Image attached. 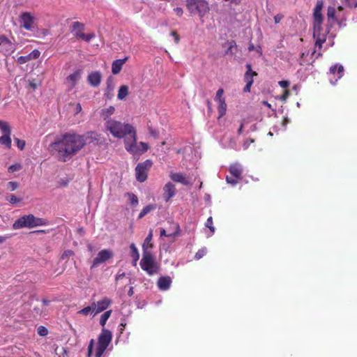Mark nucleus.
I'll return each instance as SVG.
<instances>
[{
  "mask_svg": "<svg viewBox=\"0 0 357 357\" xmlns=\"http://www.w3.org/2000/svg\"><path fill=\"white\" fill-rule=\"evenodd\" d=\"M114 256V253L110 250H100L97 256L93 259L91 268L97 267L99 264H102L109 259H112Z\"/></svg>",
  "mask_w": 357,
  "mask_h": 357,
  "instance_id": "obj_10",
  "label": "nucleus"
},
{
  "mask_svg": "<svg viewBox=\"0 0 357 357\" xmlns=\"http://www.w3.org/2000/svg\"><path fill=\"white\" fill-rule=\"evenodd\" d=\"M256 50L257 52H259L260 54H261V48L260 46L257 47L255 48V45L253 44H250L249 47H248V50L249 51H252V50Z\"/></svg>",
  "mask_w": 357,
  "mask_h": 357,
  "instance_id": "obj_54",
  "label": "nucleus"
},
{
  "mask_svg": "<svg viewBox=\"0 0 357 357\" xmlns=\"http://www.w3.org/2000/svg\"><path fill=\"white\" fill-rule=\"evenodd\" d=\"M0 129L3 134L0 137V144L4 145L8 149H10L12 143L10 138L11 130L10 126L7 122L0 120Z\"/></svg>",
  "mask_w": 357,
  "mask_h": 357,
  "instance_id": "obj_8",
  "label": "nucleus"
},
{
  "mask_svg": "<svg viewBox=\"0 0 357 357\" xmlns=\"http://www.w3.org/2000/svg\"><path fill=\"white\" fill-rule=\"evenodd\" d=\"M149 133L153 136L154 137H157L158 135V132L157 130H154L153 128H149Z\"/></svg>",
  "mask_w": 357,
  "mask_h": 357,
  "instance_id": "obj_61",
  "label": "nucleus"
},
{
  "mask_svg": "<svg viewBox=\"0 0 357 357\" xmlns=\"http://www.w3.org/2000/svg\"><path fill=\"white\" fill-rule=\"evenodd\" d=\"M84 24L79 22H74L71 25V31L74 32L76 36L77 33H82L84 30Z\"/></svg>",
  "mask_w": 357,
  "mask_h": 357,
  "instance_id": "obj_26",
  "label": "nucleus"
},
{
  "mask_svg": "<svg viewBox=\"0 0 357 357\" xmlns=\"http://www.w3.org/2000/svg\"><path fill=\"white\" fill-rule=\"evenodd\" d=\"M102 76L99 71H93L87 77L89 84L93 87H97L101 82Z\"/></svg>",
  "mask_w": 357,
  "mask_h": 357,
  "instance_id": "obj_16",
  "label": "nucleus"
},
{
  "mask_svg": "<svg viewBox=\"0 0 357 357\" xmlns=\"http://www.w3.org/2000/svg\"><path fill=\"white\" fill-rule=\"evenodd\" d=\"M172 284V278L169 276H162L160 277L157 282L158 287L160 290H167Z\"/></svg>",
  "mask_w": 357,
  "mask_h": 357,
  "instance_id": "obj_20",
  "label": "nucleus"
},
{
  "mask_svg": "<svg viewBox=\"0 0 357 357\" xmlns=\"http://www.w3.org/2000/svg\"><path fill=\"white\" fill-rule=\"evenodd\" d=\"M330 73L333 75L337 73V77L341 78L343 76L344 68L342 65L335 64L330 68Z\"/></svg>",
  "mask_w": 357,
  "mask_h": 357,
  "instance_id": "obj_27",
  "label": "nucleus"
},
{
  "mask_svg": "<svg viewBox=\"0 0 357 357\" xmlns=\"http://www.w3.org/2000/svg\"><path fill=\"white\" fill-rule=\"evenodd\" d=\"M229 172L230 175L236 177L237 179L241 180L242 178L243 167L239 163H234L230 165L229 167Z\"/></svg>",
  "mask_w": 357,
  "mask_h": 357,
  "instance_id": "obj_17",
  "label": "nucleus"
},
{
  "mask_svg": "<svg viewBox=\"0 0 357 357\" xmlns=\"http://www.w3.org/2000/svg\"><path fill=\"white\" fill-rule=\"evenodd\" d=\"M29 61H31V59L29 55L20 56L17 58V63L20 64H24Z\"/></svg>",
  "mask_w": 357,
  "mask_h": 357,
  "instance_id": "obj_46",
  "label": "nucleus"
},
{
  "mask_svg": "<svg viewBox=\"0 0 357 357\" xmlns=\"http://www.w3.org/2000/svg\"><path fill=\"white\" fill-rule=\"evenodd\" d=\"M24 227L32 228L31 214L25 215L19 218L13 225L14 229H20Z\"/></svg>",
  "mask_w": 357,
  "mask_h": 357,
  "instance_id": "obj_13",
  "label": "nucleus"
},
{
  "mask_svg": "<svg viewBox=\"0 0 357 357\" xmlns=\"http://www.w3.org/2000/svg\"><path fill=\"white\" fill-rule=\"evenodd\" d=\"M128 95V86L126 85H122L120 86L117 98L119 100H123Z\"/></svg>",
  "mask_w": 357,
  "mask_h": 357,
  "instance_id": "obj_31",
  "label": "nucleus"
},
{
  "mask_svg": "<svg viewBox=\"0 0 357 357\" xmlns=\"http://www.w3.org/2000/svg\"><path fill=\"white\" fill-rule=\"evenodd\" d=\"M152 165V161L149 159L137 164L135 167V176L137 181L142 183L147 179L148 172Z\"/></svg>",
  "mask_w": 357,
  "mask_h": 357,
  "instance_id": "obj_7",
  "label": "nucleus"
},
{
  "mask_svg": "<svg viewBox=\"0 0 357 357\" xmlns=\"http://www.w3.org/2000/svg\"><path fill=\"white\" fill-rule=\"evenodd\" d=\"M127 196L129 197L130 204L132 206H137L138 204V198L135 194L128 192Z\"/></svg>",
  "mask_w": 357,
  "mask_h": 357,
  "instance_id": "obj_39",
  "label": "nucleus"
},
{
  "mask_svg": "<svg viewBox=\"0 0 357 357\" xmlns=\"http://www.w3.org/2000/svg\"><path fill=\"white\" fill-rule=\"evenodd\" d=\"M171 34L174 37L175 43L178 44L180 41V37L176 31H172Z\"/></svg>",
  "mask_w": 357,
  "mask_h": 357,
  "instance_id": "obj_57",
  "label": "nucleus"
},
{
  "mask_svg": "<svg viewBox=\"0 0 357 357\" xmlns=\"http://www.w3.org/2000/svg\"><path fill=\"white\" fill-rule=\"evenodd\" d=\"M94 346V340L91 339L88 346L87 357H91Z\"/></svg>",
  "mask_w": 357,
  "mask_h": 357,
  "instance_id": "obj_49",
  "label": "nucleus"
},
{
  "mask_svg": "<svg viewBox=\"0 0 357 357\" xmlns=\"http://www.w3.org/2000/svg\"><path fill=\"white\" fill-rule=\"evenodd\" d=\"M321 31L319 32H317V35L314 36L313 34V36L314 38L316 39L315 40V46H318L319 49H321L322 47V45L325 43L326 41V36L325 35H321Z\"/></svg>",
  "mask_w": 357,
  "mask_h": 357,
  "instance_id": "obj_28",
  "label": "nucleus"
},
{
  "mask_svg": "<svg viewBox=\"0 0 357 357\" xmlns=\"http://www.w3.org/2000/svg\"><path fill=\"white\" fill-rule=\"evenodd\" d=\"M82 136L84 137L86 144L87 142L90 143L93 142L95 141H98V135L95 132H89Z\"/></svg>",
  "mask_w": 357,
  "mask_h": 357,
  "instance_id": "obj_29",
  "label": "nucleus"
},
{
  "mask_svg": "<svg viewBox=\"0 0 357 357\" xmlns=\"http://www.w3.org/2000/svg\"><path fill=\"white\" fill-rule=\"evenodd\" d=\"M28 55L30 57L31 60V59H38L40 56V52L38 50H34L31 53H29Z\"/></svg>",
  "mask_w": 357,
  "mask_h": 357,
  "instance_id": "obj_48",
  "label": "nucleus"
},
{
  "mask_svg": "<svg viewBox=\"0 0 357 357\" xmlns=\"http://www.w3.org/2000/svg\"><path fill=\"white\" fill-rule=\"evenodd\" d=\"M218 111L219 113V118L223 116L227 111V104L225 102V99H222L220 101H218Z\"/></svg>",
  "mask_w": 357,
  "mask_h": 357,
  "instance_id": "obj_30",
  "label": "nucleus"
},
{
  "mask_svg": "<svg viewBox=\"0 0 357 357\" xmlns=\"http://www.w3.org/2000/svg\"><path fill=\"white\" fill-rule=\"evenodd\" d=\"M129 57L126 56L122 59L114 60L112 63V72L114 75L119 73L123 64L128 60Z\"/></svg>",
  "mask_w": 357,
  "mask_h": 357,
  "instance_id": "obj_18",
  "label": "nucleus"
},
{
  "mask_svg": "<svg viewBox=\"0 0 357 357\" xmlns=\"http://www.w3.org/2000/svg\"><path fill=\"white\" fill-rule=\"evenodd\" d=\"M21 26L26 31H33L35 27V17L29 12H24L20 16Z\"/></svg>",
  "mask_w": 357,
  "mask_h": 357,
  "instance_id": "obj_9",
  "label": "nucleus"
},
{
  "mask_svg": "<svg viewBox=\"0 0 357 357\" xmlns=\"http://www.w3.org/2000/svg\"><path fill=\"white\" fill-rule=\"evenodd\" d=\"M345 1V5L350 8H357V1L356 0H344Z\"/></svg>",
  "mask_w": 357,
  "mask_h": 357,
  "instance_id": "obj_52",
  "label": "nucleus"
},
{
  "mask_svg": "<svg viewBox=\"0 0 357 357\" xmlns=\"http://www.w3.org/2000/svg\"><path fill=\"white\" fill-rule=\"evenodd\" d=\"M152 237H153V230L151 229L150 231H149V234L146 237V238H145V240L144 241V243L142 245L143 252L147 251L146 250L149 248H153V243H151Z\"/></svg>",
  "mask_w": 357,
  "mask_h": 357,
  "instance_id": "obj_24",
  "label": "nucleus"
},
{
  "mask_svg": "<svg viewBox=\"0 0 357 357\" xmlns=\"http://www.w3.org/2000/svg\"><path fill=\"white\" fill-rule=\"evenodd\" d=\"M137 148L138 149L137 152L131 153L132 154H139L141 153H144L148 151L149 146L148 144L141 142L139 144L137 143Z\"/></svg>",
  "mask_w": 357,
  "mask_h": 357,
  "instance_id": "obj_35",
  "label": "nucleus"
},
{
  "mask_svg": "<svg viewBox=\"0 0 357 357\" xmlns=\"http://www.w3.org/2000/svg\"><path fill=\"white\" fill-rule=\"evenodd\" d=\"M7 188L10 190L14 191L18 188V183L15 181H10L7 184Z\"/></svg>",
  "mask_w": 357,
  "mask_h": 357,
  "instance_id": "obj_50",
  "label": "nucleus"
},
{
  "mask_svg": "<svg viewBox=\"0 0 357 357\" xmlns=\"http://www.w3.org/2000/svg\"><path fill=\"white\" fill-rule=\"evenodd\" d=\"M290 84V82L287 80H282L279 82V85L284 89L287 88Z\"/></svg>",
  "mask_w": 357,
  "mask_h": 357,
  "instance_id": "obj_55",
  "label": "nucleus"
},
{
  "mask_svg": "<svg viewBox=\"0 0 357 357\" xmlns=\"http://www.w3.org/2000/svg\"><path fill=\"white\" fill-rule=\"evenodd\" d=\"M169 176H170V178L174 182L181 183L185 185H188L190 184L189 181L183 174L171 173Z\"/></svg>",
  "mask_w": 357,
  "mask_h": 357,
  "instance_id": "obj_21",
  "label": "nucleus"
},
{
  "mask_svg": "<svg viewBox=\"0 0 357 357\" xmlns=\"http://www.w3.org/2000/svg\"><path fill=\"white\" fill-rule=\"evenodd\" d=\"M93 309H94L93 305H91V306L85 307L83 309L79 310L77 312V314L85 315V316H87L91 312L94 314Z\"/></svg>",
  "mask_w": 357,
  "mask_h": 357,
  "instance_id": "obj_37",
  "label": "nucleus"
},
{
  "mask_svg": "<svg viewBox=\"0 0 357 357\" xmlns=\"http://www.w3.org/2000/svg\"><path fill=\"white\" fill-rule=\"evenodd\" d=\"M226 181L228 183L231 184L232 185H236L239 180L237 179L236 177L231 176H226Z\"/></svg>",
  "mask_w": 357,
  "mask_h": 357,
  "instance_id": "obj_42",
  "label": "nucleus"
},
{
  "mask_svg": "<svg viewBox=\"0 0 357 357\" xmlns=\"http://www.w3.org/2000/svg\"><path fill=\"white\" fill-rule=\"evenodd\" d=\"M112 340V332L103 328L98 338V346L96 348V357H101Z\"/></svg>",
  "mask_w": 357,
  "mask_h": 357,
  "instance_id": "obj_4",
  "label": "nucleus"
},
{
  "mask_svg": "<svg viewBox=\"0 0 357 357\" xmlns=\"http://www.w3.org/2000/svg\"><path fill=\"white\" fill-rule=\"evenodd\" d=\"M86 144L84 137L75 133H66L50 144L51 148L58 153L59 160H67L72 155L82 149Z\"/></svg>",
  "mask_w": 357,
  "mask_h": 357,
  "instance_id": "obj_1",
  "label": "nucleus"
},
{
  "mask_svg": "<svg viewBox=\"0 0 357 357\" xmlns=\"http://www.w3.org/2000/svg\"><path fill=\"white\" fill-rule=\"evenodd\" d=\"M225 1H229L231 5H234V6H237L238 5L241 0H224Z\"/></svg>",
  "mask_w": 357,
  "mask_h": 357,
  "instance_id": "obj_62",
  "label": "nucleus"
},
{
  "mask_svg": "<svg viewBox=\"0 0 357 357\" xmlns=\"http://www.w3.org/2000/svg\"><path fill=\"white\" fill-rule=\"evenodd\" d=\"M32 228L38 226H44L48 224V222L45 218H36L31 214Z\"/></svg>",
  "mask_w": 357,
  "mask_h": 357,
  "instance_id": "obj_23",
  "label": "nucleus"
},
{
  "mask_svg": "<svg viewBox=\"0 0 357 357\" xmlns=\"http://www.w3.org/2000/svg\"><path fill=\"white\" fill-rule=\"evenodd\" d=\"M82 70L79 69L69 75L66 77L67 82L70 84V88L73 89L75 86L77 82L80 79Z\"/></svg>",
  "mask_w": 357,
  "mask_h": 357,
  "instance_id": "obj_19",
  "label": "nucleus"
},
{
  "mask_svg": "<svg viewBox=\"0 0 357 357\" xmlns=\"http://www.w3.org/2000/svg\"><path fill=\"white\" fill-rule=\"evenodd\" d=\"M228 44H229V47H228L227 50H226L225 54H234V50L236 49V42L234 40H231L230 42H229Z\"/></svg>",
  "mask_w": 357,
  "mask_h": 357,
  "instance_id": "obj_38",
  "label": "nucleus"
},
{
  "mask_svg": "<svg viewBox=\"0 0 357 357\" xmlns=\"http://www.w3.org/2000/svg\"><path fill=\"white\" fill-rule=\"evenodd\" d=\"M157 208L156 204H149L144 206L138 215L139 219H142L145 215L149 214L151 211L155 210Z\"/></svg>",
  "mask_w": 357,
  "mask_h": 357,
  "instance_id": "obj_25",
  "label": "nucleus"
},
{
  "mask_svg": "<svg viewBox=\"0 0 357 357\" xmlns=\"http://www.w3.org/2000/svg\"><path fill=\"white\" fill-rule=\"evenodd\" d=\"M112 304V300L109 298L105 297L100 301H98L97 303H92V305H93V311L94 315L104 311L107 309L109 305Z\"/></svg>",
  "mask_w": 357,
  "mask_h": 357,
  "instance_id": "obj_14",
  "label": "nucleus"
},
{
  "mask_svg": "<svg viewBox=\"0 0 357 357\" xmlns=\"http://www.w3.org/2000/svg\"><path fill=\"white\" fill-rule=\"evenodd\" d=\"M207 250L206 248H202L199 249L195 255V259L197 260L200 259L206 254Z\"/></svg>",
  "mask_w": 357,
  "mask_h": 357,
  "instance_id": "obj_40",
  "label": "nucleus"
},
{
  "mask_svg": "<svg viewBox=\"0 0 357 357\" xmlns=\"http://www.w3.org/2000/svg\"><path fill=\"white\" fill-rule=\"evenodd\" d=\"M174 11L176 13V15L179 17H181L183 13V9L181 8H176L174 9Z\"/></svg>",
  "mask_w": 357,
  "mask_h": 357,
  "instance_id": "obj_59",
  "label": "nucleus"
},
{
  "mask_svg": "<svg viewBox=\"0 0 357 357\" xmlns=\"http://www.w3.org/2000/svg\"><path fill=\"white\" fill-rule=\"evenodd\" d=\"M178 231H176V233H174V234H166V231L165 229H162L160 230V236H176V235H178Z\"/></svg>",
  "mask_w": 357,
  "mask_h": 357,
  "instance_id": "obj_56",
  "label": "nucleus"
},
{
  "mask_svg": "<svg viewBox=\"0 0 357 357\" xmlns=\"http://www.w3.org/2000/svg\"><path fill=\"white\" fill-rule=\"evenodd\" d=\"M336 10L333 6H328L327 9V17L329 22H334L337 20L335 17Z\"/></svg>",
  "mask_w": 357,
  "mask_h": 357,
  "instance_id": "obj_32",
  "label": "nucleus"
},
{
  "mask_svg": "<svg viewBox=\"0 0 357 357\" xmlns=\"http://www.w3.org/2000/svg\"><path fill=\"white\" fill-rule=\"evenodd\" d=\"M130 251H131L130 255H131L133 261H135V262H137V261L139 259V254L137 247L135 246V245L134 243H132L130 246Z\"/></svg>",
  "mask_w": 357,
  "mask_h": 357,
  "instance_id": "obj_34",
  "label": "nucleus"
},
{
  "mask_svg": "<svg viewBox=\"0 0 357 357\" xmlns=\"http://www.w3.org/2000/svg\"><path fill=\"white\" fill-rule=\"evenodd\" d=\"M37 331L40 336H46L48 334V330L43 326H40Z\"/></svg>",
  "mask_w": 357,
  "mask_h": 357,
  "instance_id": "obj_44",
  "label": "nucleus"
},
{
  "mask_svg": "<svg viewBox=\"0 0 357 357\" xmlns=\"http://www.w3.org/2000/svg\"><path fill=\"white\" fill-rule=\"evenodd\" d=\"M73 255H74V252L73 250H67L63 252V253L62 254V255L61 257V259H65L69 258L70 257H72Z\"/></svg>",
  "mask_w": 357,
  "mask_h": 357,
  "instance_id": "obj_47",
  "label": "nucleus"
},
{
  "mask_svg": "<svg viewBox=\"0 0 357 357\" xmlns=\"http://www.w3.org/2000/svg\"><path fill=\"white\" fill-rule=\"evenodd\" d=\"M247 71L244 75V81L246 83L245 86L243 88V92L248 93L250 91L251 86L253 84V77L257 75V73L255 71H253L252 69V66L250 63L246 65Z\"/></svg>",
  "mask_w": 357,
  "mask_h": 357,
  "instance_id": "obj_12",
  "label": "nucleus"
},
{
  "mask_svg": "<svg viewBox=\"0 0 357 357\" xmlns=\"http://www.w3.org/2000/svg\"><path fill=\"white\" fill-rule=\"evenodd\" d=\"M76 38L82 39L84 41L89 42L91 39L95 38V34L93 33L85 34L82 33H77Z\"/></svg>",
  "mask_w": 357,
  "mask_h": 357,
  "instance_id": "obj_33",
  "label": "nucleus"
},
{
  "mask_svg": "<svg viewBox=\"0 0 357 357\" xmlns=\"http://www.w3.org/2000/svg\"><path fill=\"white\" fill-rule=\"evenodd\" d=\"M187 8L192 15L202 17L209 10L208 3L204 0H187Z\"/></svg>",
  "mask_w": 357,
  "mask_h": 357,
  "instance_id": "obj_5",
  "label": "nucleus"
},
{
  "mask_svg": "<svg viewBox=\"0 0 357 357\" xmlns=\"http://www.w3.org/2000/svg\"><path fill=\"white\" fill-rule=\"evenodd\" d=\"M176 193L175 185L171 182H168L163 187V198L166 202H168Z\"/></svg>",
  "mask_w": 357,
  "mask_h": 357,
  "instance_id": "obj_15",
  "label": "nucleus"
},
{
  "mask_svg": "<svg viewBox=\"0 0 357 357\" xmlns=\"http://www.w3.org/2000/svg\"><path fill=\"white\" fill-rule=\"evenodd\" d=\"M206 227H208L210 229L211 234H214V232H215V227L213 225V218H212V217H209L207 219V220L206 222Z\"/></svg>",
  "mask_w": 357,
  "mask_h": 357,
  "instance_id": "obj_41",
  "label": "nucleus"
},
{
  "mask_svg": "<svg viewBox=\"0 0 357 357\" xmlns=\"http://www.w3.org/2000/svg\"><path fill=\"white\" fill-rule=\"evenodd\" d=\"M126 275L125 273H122L121 274H118L116 276V280L118 281L120 279L124 278Z\"/></svg>",
  "mask_w": 357,
  "mask_h": 357,
  "instance_id": "obj_64",
  "label": "nucleus"
},
{
  "mask_svg": "<svg viewBox=\"0 0 357 357\" xmlns=\"http://www.w3.org/2000/svg\"><path fill=\"white\" fill-rule=\"evenodd\" d=\"M7 200L12 204H17L20 202H21L22 199L17 197L14 195H10L8 198Z\"/></svg>",
  "mask_w": 357,
  "mask_h": 357,
  "instance_id": "obj_43",
  "label": "nucleus"
},
{
  "mask_svg": "<svg viewBox=\"0 0 357 357\" xmlns=\"http://www.w3.org/2000/svg\"><path fill=\"white\" fill-rule=\"evenodd\" d=\"M224 93L223 89H219L216 92V96L215 98V100L216 102L221 100L222 99H225L222 96Z\"/></svg>",
  "mask_w": 357,
  "mask_h": 357,
  "instance_id": "obj_45",
  "label": "nucleus"
},
{
  "mask_svg": "<svg viewBox=\"0 0 357 357\" xmlns=\"http://www.w3.org/2000/svg\"><path fill=\"white\" fill-rule=\"evenodd\" d=\"M139 264L142 269L146 271L149 275L158 273L160 270V266L155 261L152 254L148 251L143 252L142 258Z\"/></svg>",
  "mask_w": 357,
  "mask_h": 357,
  "instance_id": "obj_3",
  "label": "nucleus"
},
{
  "mask_svg": "<svg viewBox=\"0 0 357 357\" xmlns=\"http://www.w3.org/2000/svg\"><path fill=\"white\" fill-rule=\"evenodd\" d=\"M254 142H255V141H254V139H247V140L244 142V144H243V148H244V149H247L248 148V146H250V144L251 143H253Z\"/></svg>",
  "mask_w": 357,
  "mask_h": 357,
  "instance_id": "obj_58",
  "label": "nucleus"
},
{
  "mask_svg": "<svg viewBox=\"0 0 357 357\" xmlns=\"http://www.w3.org/2000/svg\"><path fill=\"white\" fill-rule=\"evenodd\" d=\"M111 314H112V310H107L106 312H105L100 317V324L104 327L107 319L109 318V317L111 316Z\"/></svg>",
  "mask_w": 357,
  "mask_h": 357,
  "instance_id": "obj_36",
  "label": "nucleus"
},
{
  "mask_svg": "<svg viewBox=\"0 0 357 357\" xmlns=\"http://www.w3.org/2000/svg\"><path fill=\"white\" fill-rule=\"evenodd\" d=\"M289 90H285L284 92V94L282 96V99L285 100L289 96Z\"/></svg>",
  "mask_w": 357,
  "mask_h": 357,
  "instance_id": "obj_63",
  "label": "nucleus"
},
{
  "mask_svg": "<svg viewBox=\"0 0 357 357\" xmlns=\"http://www.w3.org/2000/svg\"><path fill=\"white\" fill-rule=\"evenodd\" d=\"M15 50V45L6 36H0V52L6 56L11 54Z\"/></svg>",
  "mask_w": 357,
  "mask_h": 357,
  "instance_id": "obj_11",
  "label": "nucleus"
},
{
  "mask_svg": "<svg viewBox=\"0 0 357 357\" xmlns=\"http://www.w3.org/2000/svg\"><path fill=\"white\" fill-rule=\"evenodd\" d=\"M324 7V1L318 0L314 8V35H317V32L321 31V24L324 20L321 10Z\"/></svg>",
  "mask_w": 357,
  "mask_h": 357,
  "instance_id": "obj_6",
  "label": "nucleus"
},
{
  "mask_svg": "<svg viewBox=\"0 0 357 357\" xmlns=\"http://www.w3.org/2000/svg\"><path fill=\"white\" fill-rule=\"evenodd\" d=\"M105 128L113 137L118 139L124 138L125 149L128 152H137V133L132 125L123 123L115 119H108L107 122H105Z\"/></svg>",
  "mask_w": 357,
  "mask_h": 357,
  "instance_id": "obj_2",
  "label": "nucleus"
},
{
  "mask_svg": "<svg viewBox=\"0 0 357 357\" xmlns=\"http://www.w3.org/2000/svg\"><path fill=\"white\" fill-rule=\"evenodd\" d=\"M115 112V108L114 106H109L107 108L103 109L101 110L100 116L105 121V122H107L108 119H112L109 116L112 115Z\"/></svg>",
  "mask_w": 357,
  "mask_h": 357,
  "instance_id": "obj_22",
  "label": "nucleus"
},
{
  "mask_svg": "<svg viewBox=\"0 0 357 357\" xmlns=\"http://www.w3.org/2000/svg\"><path fill=\"white\" fill-rule=\"evenodd\" d=\"M20 168H21V165L20 164L12 165L8 167V172L10 173H13V172L20 170Z\"/></svg>",
  "mask_w": 357,
  "mask_h": 357,
  "instance_id": "obj_53",
  "label": "nucleus"
},
{
  "mask_svg": "<svg viewBox=\"0 0 357 357\" xmlns=\"http://www.w3.org/2000/svg\"><path fill=\"white\" fill-rule=\"evenodd\" d=\"M282 17H283V15H280V14L275 15L274 17V20H275V24H278L282 20Z\"/></svg>",
  "mask_w": 357,
  "mask_h": 357,
  "instance_id": "obj_60",
  "label": "nucleus"
},
{
  "mask_svg": "<svg viewBox=\"0 0 357 357\" xmlns=\"http://www.w3.org/2000/svg\"><path fill=\"white\" fill-rule=\"evenodd\" d=\"M15 141L16 142V144H17V147L20 150H23L24 149L25 144H26V142H25L24 140H22V139H20L18 138H15Z\"/></svg>",
  "mask_w": 357,
  "mask_h": 357,
  "instance_id": "obj_51",
  "label": "nucleus"
}]
</instances>
